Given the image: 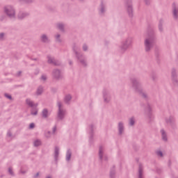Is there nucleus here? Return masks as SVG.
Instances as JSON below:
<instances>
[{
    "label": "nucleus",
    "mask_w": 178,
    "mask_h": 178,
    "mask_svg": "<svg viewBox=\"0 0 178 178\" xmlns=\"http://www.w3.org/2000/svg\"><path fill=\"white\" fill-rule=\"evenodd\" d=\"M42 80H47V76L45 75L42 76Z\"/></svg>",
    "instance_id": "nucleus-19"
},
{
    "label": "nucleus",
    "mask_w": 178,
    "mask_h": 178,
    "mask_svg": "<svg viewBox=\"0 0 178 178\" xmlns=\"http://www.w3.org/2000/svg\"><path fill=\"white\" fill-rule=\"evenodd\" d=\"M62 27H63V25H62V24H59V25H58V28H59V29H62Z\"/></svg>",
    "instance_id": "nucleus-22"
},
{
    "label": "nucleus",
    "mask_w": 178,
    "mask_h": 178,
    "mask_svg": "<svg viewBox=\"0 0 178 178\" xmlns=\"http://www.w3.org/2000/svg\"><path fill=\"white\" fill-rule=\"evenodd\" d=\"M177 14H178V10L175 9L174 10V16H175V17H177Z\"/></svg>",
    "instance_id": "nucleus-13"
},
{
    "label": "nucleus",
    "mask_w": 178,
    "mask_h": 178,
    "mask_svg": "<svg viewBox=\"0 0 178 178\" xmlns=\"http://www.w3.org/2000/svg\"><path fill=\"white\" fill-rule=\"evenodd\" d=\"M48 115H49V113H48V111L47 109L43 110L42 111L43 118H47Z\"/></svg>",
    "instance_id": "nucleus-4"
},
{
    "label": "nucleus",
    "mask_w": 178,
    "mask_h": 178,
    "mask_svg": "<svg viewBox=\"0 0 178 178\" xmlns=\"http://www.w3.org/2000/svg\"><path fill=\"white\" fill-rule=\"evenodd\" d=\"M141 169L139 170V178H141Z\"/></svg>",
    "instance_id": "nucleus-20"
},
{
    "label": "nucleus",
    "mask_w": 178,
    "mask_h": 178,
    "mask_svg": "<svg viewBox=\"0 0 178 178\" xmlns=\"http://www.w3.org/2000/svg\"><path fill=\"white\" fill-rule=\"evenodd\" d=\"M26 104H28V105H29V106H33V102H31V100H30V99H26Z\"/></svg>",
    "instance_id": "nucleus-7"
},
{
    "label": "nucleus",
    "mask_w": 178,
    "mask_h": 178,
    "mask_svg": "<svg viewBox=\"0 0 178 178\" xmlns=\"http://www.w3.org/2000/svg\"><path fill=\"white\" fill-rule=\"evenodd\" d=\"M122 129H123V124L120 123L119 124V131H120V134H122Z\"/></svg>",
    "instance_id": "nucleus-9"
},
{
    "label": "nucleus",
    "mask_w": 178,
    "mask_h": 178,
    "mask_svg": "<svg viewBox=\"0 0 178 178\" xmlns=\"http://www.w3.org/2000/svg\"><path fill=\"white\" fill-rule=\"evenodd\" d=\"M49 63H52V60H49Z\"/></svg>",
    "instance_id": "nucleus-26"
},
{
    "label": "nucleus",
    "mask_w": 178,
    "mask_h": 178,
    "mask_svg": "<svg viewBox=\"0 0 178 178\" xmlns=\"http://www.w3.org/2000/svg\"><path fill=\"white\" fill-rule=\"evenodd\" d=\"M70 156H72V154H70V152H67V156H66L67 161L70 160Z\"/></svg>",
    "instance_id": "nucleus-10"
},
{
    "label": "nucleus",
    "mask_w": 178,
    "mask_h": 178,
    "mask_svg": "<svg viewBox=\"0 0 178 178\" xmlns=\"http://www.w3.org/2000/svg\"><path fill=\"white\" fill-rule=\"evenodd\" d=\"M101 154H102V149H99V156L101 158Z\"/></svg>",
    "instance_id": "nucleus-21"
},
{
    "label": "nucleus",
    "mask_w": 178,
    "mask_h": 178,
    "mask_svg": "<svg viewBox=\"0 0 178 178\" xmlns=\"http://www.w3.org/2000/svg\"><path fill=\"white\" fill-rule=\"evenodd\" d=\"M157 155H159V156H162L163 154H162V152H157Z\"/></svg>",
    "instance_id": "nucleus-17"
},
{
    "label": "nucleus",
    "mask_w": 178,
    "mask_h": 178,
    "mask_svg": "<svg viewBox=\"0 0 178 178\" xmlns=\"http://www.w3.org/2000/svg\"><path fill=\"white\" fill-rule=\"evenodd\" d=\"M42 41H44V42H46V41L48 40V38H47V36H45V35H43L42 36Z\"/></svg>",
    "instance_id": "nucleus-11"
},
{
    "label": "nucleus",
    "mask_w": 178,
    "mask_h": 178,
    "mask_svg": "<svg viewBox=\"0 0 178 178\" xmlns=\"http://www.w3.org/2000/svg\"><path fill=\"white\" fill-rule=\"evenodd\" d=\"M5 97H6V98H8V99H12V96H10V95H9L8 94H6Z\"/></svg>",
    "instance_id": "nucleus-15"
},
{
    "label": "nucleus",
    "mask_w": 178,
    "mask_h": 178,
    "mask_svg": "<svg viewBox=\"0 0 178 178\" xmlns=\"http://www.w3.org/2000/svg\"><path fill=\"white\" fill-rule=\"evenodd\" d=\"M5 12L8 15V16H15V10L9 6L5 8Z\"/></svg>",
    "instance_id": "nucleus-2"
},
{
    "label": "nucleus",
    "mask_w": 178,
    "mask_h": 178,
    "mask_svg": "<svg viewBox=\"0 0 178 178\" xmlns=\"http://www.w3.org/2000/svg\"><path fill=\"white\" fill-rule=\"evenodd\" d=\"M31 114H32V115H37V110H34V112L32 111V112H31Z\"/></svg>",
    "instance_id": "nucleus-18"
},
{
    "label": "nucleus",
    "mask_w": 178,
    "mask_h": 178,
    "mask_svg": "<svg viewBox=\"0 0 178 178\" xmlns=\"http://www.w3.org/2000/svg\"><path fill=\"white\" fill-rule=\"evenodd\" d=\"M84 51H87V46H83Z\"/></svg>",
    "instance_id": "nucleus-23"
},
{
    "label": "nucleus",
    "mask_w": 178,
    "mask_h": 178,
    "mask_svg": "<svg viewBox=\"0 0 178 178\" xmlns=\"http://www.w3.org/2000/svg\"><path fill=\"white\" fill-rule=\"evenodd\" d=\"M2 37H3V33L0 34V38H2Z\"/></svg>",
    "instance_id": "nucleus-25"
},
{
    "label": "nucleus",
    "mask_w": 178,
    "mask_h": 178,
    "mask_svg": "<svg viewBox=\"0 0 178 178\" xmlns=\"http://www.w3.org/2000/svg\"><path fill=\"white\" fill-rule=\"evenodd\" d=\"M60 106H62V104L60 103H58V108H59L58 116L60 119H62V116L65 115V112L62 111V109L60 108Z\"/></svg>",
    "instance_id": "nucleus-3"
},
{
    "label": "nucleus",
    "mask_w": 178,
    "mask_h": 178,
    "mask_svg": "<svg viewBox=\"0 0 178 178\" xmlns=\"http://www.w3.org/2000/svg\"><path fill=\"white\" fill-rule=\"evenodd\" d=\"M161 134H162V136H163V140L166 141V135L165 134V131L161 130Z\"/></svg>",
    "instance_id": "nucleus-6"
},
{
    "label": "nucleus",
    "mask_w": 178,
    "mask_h": 178,
    "mask_svg": "<svg viewBox=\"0 0 178 178\" xmlns=\"http://www.w3.org/2000/svg\"><path fill=\"white\" fill-rule=\"evenodd\" d=\"M29 127H30V129H34V123H31V124L29 125Z\"/></svg>",
    "instance_id": "nucleus-16"
},
{
    "label": "nucleus",
    "mask_w": 178,
    "mask_h": 178,
    "mask_svg": "<svg viewBox=\"0 0 178 178\" xmlns=\"http://www.w3.org/2000/svg\"><path fill=\"white\" fill-rule=\"evenodd\" d=\"M145 45L146 51H149V49H151V47H152V40L146 39L145 41Z\"/></svg>",
    "instance_id": "nucleus-1"
},
{
    "label": "nucleus",
    "mask_w": 178,
    "mask_h": 178,
    "mask_svg": "<svg viewBox=\"0 0 178 178\" xmlns=\"http://www.w3.org/2000/svg\"><path fill=\"white\" fill-rule=\"evenodd\" d=\"M129 124H130L131 126H133V124H134V119L131 118L129 120Z\"/></svg>",
    "instance_id": "nucleus-12"
},
{
    "label": "nucleus",
    "mask_w": 178,
    "mask_h": 178,
    "mask_svg": "<svg viewBox=\"0 0 178 178\" xmlns=\"http://www.w3.org/2000/svg\"><path fill=\"white\" fill-rule=\"evenodd\" d=\"M38 176V173L37 174L36 177Z\"/></svg>",
    "instance_id": "nucleus-27"
},
{
    "label": "nucleus",
    "mask_w": 178,
    "mask_h": 178,
    "mask_svg": "<svg viewBox=\"0 0 178 178\" xmlns=\"http://www.w3.org/2000/svg\"><path fill=\"white\" fill-rule=\"evenodd\" d=\"M41 92H42V88H40L37 92L38 94H41Z\"/></svg>",
    "instance_id": "nucleus-14"
},
{
    "label": "nucleus",
    "mask_w": 178,
    "mask_h": 178,
    "mask_svg": "<svg viewBox=\"0 0 178 178\" xmlns=\"http://www.w3.org/2000/svg\"><path fill=\"white\" fill-rule=\"evenodd\" d=\"M72 99V97L70 95H67L65 97V102H69Z\"/></svg>",
    "instance_id": "nucleus-8"
},
{
    "label": "nucleus",
    "mask_w": 178,
    "mask_h": 178,
    "mask_svg": "<svg viewBox=\"0 0 178 178\" xmlns=\"http://www.w3.org/2000/svg\"><path fill=\"white\" fill-rule=\"evenodd\" d=\"M9 172L10 173V175H12V169L9 168Z\"/></svg>",
    "instance_id": "nucleus-24"
},
{
    "label": "nucleus",
    "mask_w": 178,
    "mask_h": 178,
    "mask_svg": "<svg viewBox=\"0 0 178 178\" xmlns=\"http://www.w3.org/2000/svg\"><path fill=\"white\" fill-rule=\"evenodd\" d=\"M34 145L35 147H38L39 145H41V141L38 140H35L34 142Z\"/></svg>",
    "instance_id": "nucleus-5"
}]
</instances>
